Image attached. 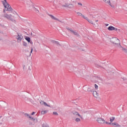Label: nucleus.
<instances>
[{"label":"nucleus","instance_id":"obj_1","mask_svg":"<svg viewBox=\"0 0 127 127\" xmlns=\"http://www.w3.org/2000/svg\"><path fill=\"white\" fill-rule=\"evenodd\" d=\"M100 115L102 116L101 114H99L96 116V117L95 118L96 122L100 124H108V122H106L104 119H102L100 117Z\"/></svg>","mask_w":127,"mask_h":127},{"label":"nucleus","instance_id":"obj_2","mask_svg":"<svg viewBox=\"0 0 127 127\" xmlns=\"http://www.w3.org/2000/svg\"><path fill=\"white\" fill-rule=\"evenodd\" d=\"M2 4L4 7V9L6 11H11L12 9L11 6L9 5L8 3H7V1H5L4 2H2Z\"/></svg>","mask_w":127,"mask_h":127},{"label":"nucleus","instance_id":"obj_3","mask_svg":"<svg viewBox=\"0 0 127 127\" xmlns=\"http://www.w3.org/2000/svg\"><path fill=\"white\" fill-rule=\"evenodd\" d=\"M4 17L9 20H12L14 18H15V14L13 13H11L10 14H5L4 15Z\"/></svg>","mask_w":127,"mask_h":127},{"label":"nucleus","instance_id":"obj_4","mask_svg":"<svg viewBox=\"0 0 127 127\" xmlns=\"http://www.w3.org/2000/svg\"><path fill=\"white\" fill-rule=\"evenodd\" d=\"M68 2L69 0H62L60 1V4L63 7H67L69 4Z\"/></svg>","mask_w":127,"mask_h":127},{"label":"nucleus","instance_id":"obj_5","mask_svg":"<svg viewBox=\"0 0 127 127\" xmlns=\"http://www.w3.org/2000/svg\"><path fill=\"white\" fill-rule=\"evenodd\" d=\"M111 42L114 44L118 45L120 44V40L117 38H113L111 40Z\"/></svg>","mask_w":127,"mask_h":127},{"label":"nucleus","instance_id":"obj_6","mask_svg":"<svg viewBox=\"0 0 127 127\" xmlns=\"http://www.w3.org/2000/svg\"><path fill=\"white\" fill-rule=\"evenodd\" d=\"M111 7L115 8L117 5L116 1L115 0H111L109 4Z\"/></svg>","mask_w":127,"mask_h":127},{"label":"nucleus","instance_id":"obj_7","mask_svg":"<svg viewBox=\"0 0 127 127\" xmlns=\"http://www.w3.org/2000/svg\"><path fill=\"white\" fill-rule=\"evenodd\" d=\"M71 114L74 115V116H78V117H79L80 119H81V120L83 119V117L80 115L77 112L75 111H73L71 112Z\"/></svg>","mask_w":127,"mask_h":127},{"label":"nucleus","instance_id":"obj_8","mask_svg":"<svg viewBox=\"0 0 127 127\" xmlns=\"http://www.w3.org/2000/svg\"><path fill=\"white\" fill-rule=\"evenodd\" d=\"M108 125H112L113 127H121V126L118 123H117L116 122L115 123H108Z\"/></svg>","mask_w":127,"mask_h":127},{"label":"nucleus","instance_id":"obj_9","mask_svg":"<svg viewBox=\"0 0 127 127\" xmlns=\"http://www.w3.org/2000/svg\"><path fill=\"white\" fill-rule=\"evenodd\" d=\"M108 30H109V31H113V30L118 31V29L117 28L114 27L113 26H109V27L108 28Z\"/></svg>","mask_w":127,"mask_h":127},{"label":"nucleus","instance_id":"obj_10","mask_svg":"<svg viewBox=\"0 0 127 127\" xmlns=\"http://www.w3.org/2000/svg\"><path fill=\"white\" fill-rule=\"evenodd\" d=\"M40 103L41 105H44L45 106H47L48 107H50L51 106L49 105H48L46 103L44 102L42 100H40Z\"/></svg>","mask_w":127,"mask_h":127},{"label":"nucleus","instance_id":"obj_11","mask_svg":"<svg viewBox=\"0 0 127 127\" xmlns=\"http://www.w3.org/2000/svg\"><path fill=\"white\" fill-rule=\"evenodd\" d=\"M69 31H70L72 33H73L74 35H78V33L77 31H73L72 30V29H68V28H67Z\"/></svg>","mask_w":127,"mask_h":127},{"label":"nucleus","instance_id":"obj_12","mask_svg":"<svg viewBox=\"0 0 127 127\" xmlns=\"http://www.w3.org/2000/svg\"><path fill=\"white\" fill-rule=\"evenodd\" d=\"M76 14H77V16H81V17H82V18L88 20V18L87 17H85L84 15H83L82 13H80V12H77L76 13Z\"/></svg>","mask_w":127,"mask_h":127},{"label":"nucleus","instance_id":"obj_13","mask_svg":"<svg viewBox=\"0 0 127 127\" xmlns=\"http://www.w3.org/2000/svg\"><path fill=\"white\" fill-rule=\"evenodd\" d=\"M23 39V37L22 35H18L17 37V39L18 41L20 42Z\"/></svg>","mask_w":127,"mask_h":127},{"label":"nucleus","instance_id":"obj_14","mask_svg":"<svg viewBox=\"0 0 127 127\" xmlns=\"http://www.w3.org/2000/svg\"><path fill=\"white\" fill-rule=\"evenodd\" d=\"M93 95L95 98H97L98 97V93L96 91H93Z\"/></svg>","mask_w":127,"mask_h":127},{"label":"nucleus","instance_id":"obj_15","mask_svg":"<svg viewBox=\"0 0 127 127\" xmlns=\"http://www.w3.org/2000/svg\"><path fill=\"white\" fill-rule=\"evenodd\" d=\"M68 8H74L75 7L74 5L73 4H68V6L67 7Z\"/></svg>","mask_w":127,"mask_h":127},{"label":"nucleus","instance_id":"obj_16","mask_svg":"<svg viewBox=\"0 0 127 127\" xmlns=\"http://www.w3.org/2000/svg\"><path fill=\"white\" fill-rule=\"evenodd\" d=\"M49 16H50L51 17L52 19H54V20H58L60 22H61V21H60L59 19H58L57 18H56L55 17H54V16H53L51 14H49Z\"/></svg>","mask_w":127,"mask_h":127},{"label":"nucleus","instance_id":"obj_17","mask_svg":"<svg viewBox=\"0 0 127 127\" xmlns=\"http://www.w3.org/2000/svg\"><path fill=\"white\" fill-rule=\"evenodd\" d=\"M88 22L90 23L91 24H93L94 26H96L95 24L94 23L93 21L92 20L87 19Z\"/></svg>","mask_w":127,"mask_h":127},{"label":"nucleus","instance_id":"obj_18","mask_svg":"<svg viewBox=\"0 0 127 127\" xmlns=\"http://www.w3.org/2000/svg\"><path fill=\"white\" fill-rule=\"evenodd\" d=\"M116 118L115 117H112L110 119V121L112 123L115 120Z\"/></svg>","mask_w":127,"mask_h":127},{"label":"nucleus","instance_id":"obj_19","mask_svg":"<svg viewBox=\"0 0 127 127\" xmlns=\"http://www.w3.org/2000/svg\"><path fill=\"white\" fill-rule=\"evenodd\" d=\"M81 119L80 118H76L75 121L76 123H79L81 122Z\"/></svg>","mask_w":127,"mask_h":127},{"label":"nucleus","instance_id":"obj_20","mask_svg":"<svg viewBox=\"0 0 127 127\" xmlns=\"http://www.w3.org/2000/svg\"><path fill=\"white\" fill-rule=\"evenodd\" d=\"M77 5H78V6H79V7H81L83 6V4L81 3V2H78V3H77Z\"/></svg>","mask_w":127,"mask_h":127},{"label":"nucleus","instance_id":"obj_21","mask_svg":"<svg viewBox=\"0 0 127 127\" xmlns=\"http://www.w3.org/2000/svg\"><path fill=\"white\" fill-rule=\"evenodd\" d=\"M25 40H27L28 42H30L31 41V38L29 37H26Z\"/></svg>","mask_w":127,"mask_h":127},{"label":"nucleus","instance_id":"obj_22","mask_svg":"<svg viewBox=\"0 0 127 127\" xmlns=\"http://www.w3.org/2000/svg\"><path fill=\"white\" fill-rule=\"evenodd\" d=\"M47 111H43L41 112V115H44L47 113Z\"/></svg>","mask_w":127,"mask_h":127},{"label":"nucleus","instance_id":"obj_23","mask_svg":"<svg viewBox=\"0 0 127 127\" xmlns=\"http://www.w3.org/2000/svg\"><path fill=\"white\" fill-rule=\"evenodd\" d=\"M110 0H106L104 2L107 4H110Z\"/></svg>","mask_w":127,"mask_h":127},{"label":"nucleus","instance_id":"obj_24","mask_svg":"<svg viewBox=\"0 0 127 127\" xmlns=\"http://www.w3.org/2000/svg\"><path fill=\"white\" fill-rule=\"evenodd\" d=\"M29 118H30V119H31V120H33V121H36V122H37V119H36H36H33V118H32V117L29 116Z\"/></svg>","mask_w":127,"mask_h":127},{"label":"nucleus","instance_id":"obj_25","mask_svg":"<svg viewBox=\"0 0 127 127\" xmlns=\"http://www.w3.org/2000/svg\"><path fill=\"white\" fill-rule=\"evenodd\" d=\"M94 88H95V89H98V86L96 84H94Z\"/></svg>","mask_w":127,"mask_h":127},{"label":"nucleus","instance_id":"obj_26","mask_svg":"<svg viewBox=\"0 0 127 127\" xmlns=\"http://www.w3.org/2000/svg\"><path fill=\"white\" fill-rule=\"evenodd\" d=\"M87 91H89V92H92L91 87H88L87 88Z\"/></svg>","mask_w":127,"mask_h":127},{"label":"nucleus","instance_id":"obj_27","mask_svg":"<svg viewBox=\"0 0 127 127\" xmlns=\"http://www.w3.org/2000/svg\"><path fill=\"white\" fill-rule=\"evenodd\" d=\"M77 73H78V75H80L82 74V73L81 72V70H78Z\"/></svg>","mask_w":127,"mask_h":127},{"label":"nucleus","instance_id":"obj_28","mask_svg":"<svg viewBox=\"0 0 127 127\" xmlns=\"http://www.w3.org/2000/svg\"><path fill=\"white\" fill-rule=\"evenodd\" d=\"M53 115H55V116H58V114L57 113V112H53Z\"/></svg>","mask_w":127,"mask_h":127},{"label":"nucleus","instance_id":"obj_29","mask_svg":"<svg viewBox=\"0 0 127 127\" xmlns=\"http://www.w3.org/2000/svg\"><path fill=\"white\" fill-rule=\"evenodd\" d=\"M122 50H123V51H125L126 53L127 52V49H126L125 48H122Z\"/></svg>","mask_w":127,"mask_h":127},{"label":"nucleus","instance_id":"obj_30","mask_svg":"<svg viewBox=\"0 0 127 127\" xmlns=\"http://www.w3.org/2000/svg\"><path fill=\"white\" fill-rule=\"evenodd\" d=\"M19 1L24 3V2H25L26 0H18Z\"/></svg>","mask_w":127,"mask_h":127},{"label":"nucleus","instance_id":"obj_31","mask_svg":"<svg viewBox=\"0 0 127 127\" xmlns=\"http://www.w3.org/2000/svg\"><path fill=\"white\" fill-rule=\"evenodd\" d=\"M23 45L24 46L26 47L27 46V43L26 42H24Z\"/></svg>","mask_w":127,"mask_h":127},{"label":"nucleus","instance_id":"obj_32","mask_svg":"<svg viewBox=\"0 0 127 127\" xmlns=\"http://www.w3.org/2000/svg\"><path fill=\"white\" fill-rule=\"evenodd\" d=\"M25 115L26 117H27L28 118H29V117L30 116L29 115H28L27 114H25Z\"/></svg>","mask_w":127,"mask_h":127},{"label":"nucleus","instance_id":"obj_33","mask_svg":"<svg viewBox=\"0 0 127 127\" xmlns=\"http://www.w3.org/2000/svg\"><path fill=\"white\" fill-rule=\"evenodd\" d=\"M42 127H47V125L46 124H43V126H42Z\"/></svg>","mask_w":127,"mask_h":127},{"label":"nucleus","instance_id":"obj_34","mask_svg":"<svg viewBox=\"0 0 127 127\" xmlns=\"http://www.w3.org/2000/svg\"><path fill=\"white\" fill-rule=\"evenodd\" d=\"M33 51V48H31V52L30 53H32V52Z\"/></svg>","mask_w":127,"mask_h":127},{"label":"nucleus","instance_id":"obj_35","mask_svg":"<svg viewBox=\"0 0 127 127\" xmlns=\"http://www.w3.org/2000/svg\"><path fill=\"white\" fill-rule=\"evenodd\" d=\"M123 80H126V82H127V79H126L125 78H123Z\"/></svg>","mask_w":127,"mask_h":127},{"label":"nucleus","instance_id":"obj_36","mask_svg":"<svg viewBox=\"0 0 127 127\" xmlns=\"http://www.w3.org/2000/svg\"><path fill=\"white\" fill-rule=\"evenodd\" d=\"M109 24H105V26L107 27L109 26Z\"/></svg>","mask_w":127,"mask_h":127},{"label":"nucleus","instance_id":"obj_37","mask_svg":"<svg viewBox=\"0 0 127 127\" xmlns=\"http://www.w3.org/2000/svg\"><path fill=\"white\" fill-rule=\"evenodd\" d=\"M31 44H33V42H32V41H30L29 42Z\"/></svg>","mask_w":127,"mask_h":127},{"label":"nucleus","instance_id":"obj_38","mask_svg":"<svg viewBox=\"0 0 127 127\" xmlns=\"http://www.w3.org/2000/svg\"><path fill=\"white\" fill-rule=\"evenodd\" d=\"M34 114H35V112H32V114H31V115H34Z\"/></svg>","mask_w":127,"mask_h":127},{"label":"nucleus","instance_id":"obj_39","mask_svg":"<svg viewBox=\"0 0 127 127\" xmlns=\"http://www.w3.org/2000/svg\"><path fill=\"white\" fill-rule=\"evenodd\" d=\"M6 1V0H3V1H2V3H3V2Z\"/></svg>","mask_w":127,"mask_h":127},{"label":"nucleus","instance_id":"obj_40","mask_svg":"<svg viewBox=\"0 0 127 127\" xmlns=\"http://www.w3.org/2000/svg\"><path fill=\"white\" fill-rule=\"evenodd\" d=\"M99 21L98 20H96L95 22H98Z\"/></svg>","mask_w":127,"mask_h":127},{"label":"nucleus","instance_id":"obj_41","mask_svg":"<svg viewBox=\"0 0 127 127\" xmlns=\"http://www.w3.org/2000/svg\"><path fill=\"white\" fill-rule=\"evenodd\" d=\"M96 24H97V25H99V24H98L97 23H96Z\"/></svg>","mask_w":127,"mask_h":127},{"label":"nucleus","instance_id":"obj_42","mask_svg":"<svg viewBox=\"0 0 127 127\" xmlns=\"http://www.w3.org/2000/svg\"><path fill=\"white\" fill-rule=\"evenodd\" d=\"M106 0H103L104 1H106Z\"/></svg>","mask_w":127,"mask_h":127},{"label":"nucleus","instance_id":"obj_43","mask_svg":"<svg viewBox=\"0 0 127 127\" xmlns=\"http://www.w3.org/2000/svg\"><path fill=\"white\" fill-rule=\"evenodd\" d=\"M126 53H127V51L126 52Z\"/></svg>","mask_w":127,"mask_h":127}]
</instances>
